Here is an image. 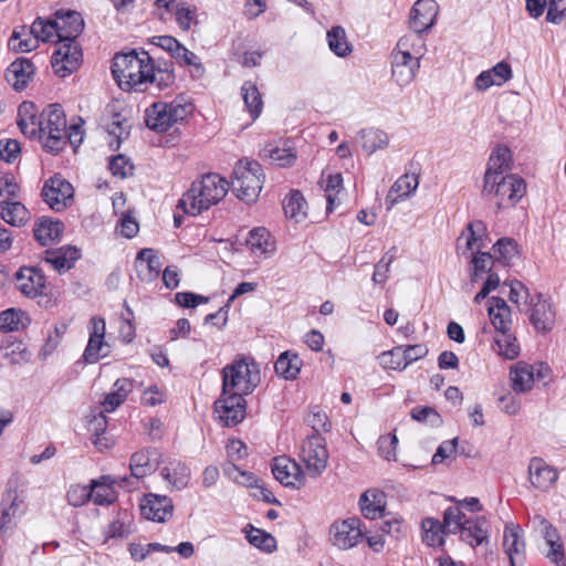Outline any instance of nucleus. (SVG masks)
I'll use <instances>...</instances> for the list:
<instances>
[{
  "label": "nucleus",
  "instance_id": "864d4df0",
  "mask_svg": "<svg viewBox=\"0 0 566 566\" xmlns=\"http://www.w3.org/2000/svg\"><path fill=\"white\" fill-rule=\"evenodd\" d=\"M403 349L401 345L394 347L390 350L384 352L379 356L380 365L384 368H389L394 370H403L406 366L403 365Z\"/></svg>",
  "mask_w": 566,
  "mask_h": 566
},
{
  "label": "nucleus",
  "instance_id": "6e6552de",
  "mask_svg": "<svg viewBox=\"0 0 566 566\" xmlns=\"http://www.w3.org/2000/svg\"><path fill=\"white\" fill-rule=\"evenodd\" d=\"M42 147L46 153L59 154L65 148V128L67 126L64 111L60 104H50L42 109Z\"/></svg>",
  "mask_w": 566,
  "mask_h": 566
},
{
  "label": "nucleus",
  "instance_id": "a19ab883",
  "mask_svg": "<svg viewBox=\"0 0 566 566\" xmlns=\"http://www.w3.org/2000/svg\"><path fill=\"white\" fill-rule=\"evenodd\" d=\"M30 324L28 314L19 308H8L0 313V331L13 332L24 328Z\"/></svg>",
  "mask_w": 566,
  "mask_h": 566
},
{
  "label": "nucleus",
  "instance_id": "f3484780",
  "mask_svg": "<svg viewBox=\"0 0 566 566\" xmlns=\"http://www.w3.org/2000/svg\"><path fill=\"white\" fill-rule=\"evenodd\" d=\"M275 480L286 488L301 489L305 484V475L301 467L286 457H277L272 462Z\"/></svg>",
  "mask_w": 566,
  "mask_h": 566
},
{
  "label": "nucleus",
  "instance_id": "4c0bfd02",
  "mask_svg": "<svg viewBox=\"0 0 566 566\" xmlns=\"http://www.w3.org/2000/svg\"><path fill=\"white\" fill-rule=\"evenodd\" d=\"M421 527L423 531L422 539L429 546H441L444 543L443 535L450 534L447 530L446 523L442 520L427 517L422 521Z\"/></svg>",
  "mask_w": 566,
  "mask_h": 566
},
{
  "label": "nucleus",
  "instance_id": "13d9d810",
  "mask_svg": "<svg viewBox=\"0 0 566 566\" xmlns=\"http://www.w3.org/2000/svg\"><path fill=\"white\" fill-rule=\"evenodd\" d=\"M411 418L418 422H427L431 426L438 427L441 424L442 419L438 411L432 407H415L411 409Z\"/></svg>",
  "mask_w": 566,
  "mask_h": 566
},
{
  "label": "nucleus",
  "instance_id": "3c124183",
  "mask_svg": "<svg viewBox=\"0 0 566 566\" xmlns=\"http://www.w3.org/2000/svg\"><path fill=\"white\" fill-rule=\"evenodd\" d=\"M132 532L130 522L118 514L104 530V543H107L109 539L126 538Z\"/></svg>",
  "mask_w": 566,
  "mask_h": 566
},
{
  "label": "nucleus",
  "instance_id": "c756f323",
  "mask_svg": "<svg viewBox=\"0 0 566 566\" xmlns=\"http://www.w3.org/2000/svg\"><path fill=\"white\" fill-rule=\"evenodd\" d=\"M512 388L516 394H524L532 389L535 381L534 367L524 361H518L510 373Z\"/></svg>",
  "mask_w": 566,
  "mask_h": 566
},
{
  "label": "nucleus",
  "instance_id": "a18cd8bd",
  "mask_svg": "<svg viewBox=\"0 0 566 566\" xmlns=\"http://www.w3.org/2000/svg\"><path fill=\"white\" fill-rule=\"evenodd\" d=\"M306 201L302 192L292 190L283 200V210L286 217L300 221L306 217Z\"/></svg>",
  "mask_w": 566,
  "mask_h": 566
},
{
  "label": "nucleus",
  "instance_id": "58836bf2",
  "mask_svg": "<svg viewBox=\"0 0 566 566\" xmlns=\"http://www.w3.org/2000/svg\"><path fill=\"white\" fill-rule=\"evenodd\" d=\"M495 259L503 265H512L520 256L517 242L512 238H501L493 245Z\"/></svg>",
  "mask_w": 566,
  "mask_h": 566
},
{
  "label": "nucleus",
  "instance_id": "72a5a7b5",
  "mask_svg": "<svg viewBox=\"0 0 566 566\" xmlns=\"http://www.w3.org/2000/svg\"><path fill=\"white\" fill-rule=\"evenodd\" d=\"M133 389V384L127 378L117 379L113 385V391L107 394L102 402L105 412H113L120 406Z\"/></svg>",
  "mask_w": 566,
  "mask_h": 566
},
{
  "label": "nucleus",
  "instance_id": "f03ea898",
  "mask_svg": "<svg viewBox=\"0 0 566 566\" xmlns=\"http://www.w3.org/2000/svg\"><path fill=\"white\" fill-rule=\"evenodd\" d=\"M229 182L218 174H207L191 184L178 201L187 214L197 216L218 203L227 195Z\"/></svg>",
  "mask_w": 566,
  "mask_h": 566
},
{
  "label": "nucleus",
  "instance_id": "b1692460",
  "mask_svg": "<svg viewBox=\"0 0 566 566\" xmlns=\"http://www.w3.org/2000/svg\"><path fill=\"white\" fill-rule=\"evenodd\" d=\"M558 479L557 471L541 458H532L528 464V480L539 490H548Z\"/></svg>",
  "mask_w": 566,
  "mask_h": 566
},
{
  "label": "nucleus",
  "instance_id": "dca6fc26",
  "mask_svg": "<svg viewBox=\"0 0 566 566\" xmlns=\"http://www.w3.org/2000/svg\"><path fill=\"white\" fill-rule=\"evenodd\" d=\"M14 279L17 289L27 297L35 298L44 293L45 275L39 266H21Z\"/></svg>",
  "mask_w": 566,
  "mask_h": 566
},
{
  "label": "nucleus",
  "instance_id": "a211bd4d",
  "mask_svg": "<svg viewBox=\"0 0 566 566\" xmlns=\"http://www.w3.org/2000/svg\"><path fill=\"white\" fill-rule=\"evenodd\" d=\"M174 513L172 500L166 495L146 494L140 502V514L149 521L167 522Z\"/></svg>",
  "mask_w": 566,
  "mask_h": 566
},
{
  "label": "nucleus",
  "instance_id": "e433bc0d",
  "mask_svg": "<svg viewBox=\"0 0 566 566\" xmlns=\"http://www.w3.org/2000/svg\"><path fill=\"white\" fill-rule=\"evenodd\" d=\"M359 506L366 518H377L385 510L384 493L370 490L364 492L359 497Z\"/></svg>",
  "mask_w": 566,
  "mask_h": 566
},
{
  "label": "nucleus",
  "instance_id": "0eeeda50",
  "mask_svg": "<svg viewBox=\"0 0 566 566\" xmlns=\"http://www.w3.org/2000/svg\"><path fill=\"white\" fill-rule=\"evenodd\" d=\"M415 46L412 36L405 35L397 42L396 49L391 53V76L399 86H406L413 81L420 69L421 49L415 50V56L411 49Z\"/></svg>",
  "mask_w": 566,
  "mask_h": 566
},
{
  "label": "nucleus",
  "instance_id": "09e8293b",
  "mask_svg": "<svg viewBox=\"0 0 566 566\" xmlns=\"http://www.w3.org/2000/svg\"><path fill=\"white\" fill-rule=\"evenodd\" d=\"M511 150L505 146H496L490 156L486 170L501 171V175H503L505 170L511 168Z\"/></svg>",
  "mask_w": 566,
  "mask_h": 566
},
{
  "label": "nucleus",
  "instance_id": "4d7b16f0",
  "mask_svg": "<svg viewBox=\"0 0 566 566\" xmlns=\"http://www.w3.org/2000/svg\"><path fill=\"white\" fill-rule=\"evenodd\" d=\"M161 475L166 481H168L178 490L184 489L188 483L187 468L179 462L177 463V467L174 469V473H171L168 468H164L161 471Z\"/></svg>",
  "mask_w": 566,
  "mask_h": 566
},
{
  "label": "nucleus",
  "instance_id": "338daca9",
  "mask_svg": "<svg viewBox=\"0 0 566 566\" xmlns=\"http://www.w3.org/2000/svg\"><path fill=\"white\" fill-rule=\"evenodd\" d=\"M176 303L186 308H195L200 304L208 303L209 298L192 292H178L175 294Z\"/></svg>",
  "mask_w": 566,
  "mask_h": 566
},
{
  "label": "nucleus",
  "instance_id": "423d86ee",
  "mask_svg": "<svg viewBox=\"0 0 566 566\" xmlns=\"http://www.w3.org/2000/svg\"><path fill=\"white\" fill-rule=\"evenodd\" d=\"M264 174L255 160H239L232 172L231 187L235 196L247 202H255L262 190Z\"/></svg>",
  "mask_w": 566,
  "mask_h": 566
},
{
  "label": "nucleus",
  "instance_id": "de8ad7c7",
  "mask_svg": "<svg viewBox=\"0 0 566 566\" xmlns=\"http://www.w3.org/2000/svg\"><path fill=\"white\" fill-rule=\"evenodd\" d=\"M247 244L253 252L266 253L272 248L270 232L263 228H254L249 232Z\"/></svg>",
  "mask_w": 566,
  "mask_h": 566
},
{
  "label": "nucleus",
  "instance_id": "39448f33",
  "mask_svg": "<svg viewBox=\"0 0 566 566\" xmlns=\"http://www.w3.org/2000/svg\"><path fill=\"white\" fill-rule=\"evenodd\" d=\"M222 390L247 396L254 391L261 381L260 367L251 357H240L226 365L222 370Z\"/></svg>",
  "mask_w": 566,
  "mask_h": 566
},
{
  "label": "nucleus",
  "instance_id": "473e14b6",
  "mask_svg": "<svg viewBox=\"0 0 566 566\" xmlns=\"http://www.w3.org/2000/svg\"><path fill=\"white\" fill-rule=\"evenodd\" d=\"M0 216L1 218L13 227L23 226L30 218V213L24 205L20 201H0Z\"/></svg>",
  "mask_w": 566,
  "mask_h": 566
},
{
  "label": "nucleus",
  "instance_id": "4468645a",
  "mask_svg": "<svg viewBox=\"0 0 566 566\" xmlns=\"http://www.w3.org/2000/svg\"><path fill=\"white\" fill-rule=\"evenodd\" d=\"M438 14V3L434 0H418L410 11L409 24L416 35H411L413 42L417 41L419 48H423L421 34L428 31L436 21Z\"/></svg>",
  "mask_w": 566,
  "mask_h": 566
},
{
  "label": "nucleus",
  "instance_id": "9b49d317",
  "mask_svg": "<svg viewBox=\"0 0 566 566\" xmlns=\"http://www.w3.org/2000/svg\"><path fill=\"white\" fill-rule=\"evenodd\" d=\"M41 196L43 201L54 211H63L73 199L74 188L60 174L44 181Z\"/></svg>",
  "mask_w": 566,
  "mask_h": 566
},
{
  "label": "nucleus",
  "instance_id": "8fccbe9b",
  "mask_svg": "<svg viewBox=\"0 0 566 566\" xmlns=\"http://www.w3.org/2000/svg\"><path fill=\"white\" fill-rule=\"evenodd\" d=\"M495 345L497 353L506 359H514L520 354V346L517 339L510 332L500 333V336L495 338Z\"/></svg>",
  "mask_w": 566,
  "mask_h": 566
},
{
  "label": "nucleus",
  "instance_id": "c03bdc74",
  "mask_svg": "<svg viewBox=\"0 0 566 566\" xmlns=\"http://www.w3.org/2000/svg\"><path fill=\"white\" fill-rule=\"evenodd\" d=\"M241 94L248 112L252 119L255 120L263 108V101L259 88L253 82L247 81L241 86Z\"/></svg>",
  "mask_w": 566,
  "mask_h": 566
},
{
  "label": "nucleus",
  "instance_id": "412c9836",
  "mask_svg": "<svg viewBox=\"0 0 566 566\" xmlns=\"http://www.w3.org/2000/svg\"><path fill=\"white\" fill-rule=\"evenodd\" d=\"M81 258V250L74 245H63L56 249L44 251L42 261L50 264L59 273L71 270Z\"/></svg>",
  "mask_w": 566,
  "mask_h": 566
},
{
  "label": "nucleus",
  "instance_id": "5701e85b",
  "mask_svg": "<svg viewBox=\"0 0 566 566\" xmlns=\"http://www.w3.org/2000/svg\"><path fill=\"white\" fill-rule=\"evenodd\" d=\"M160 463V453L155 448L135 452L130 458L129 469L132 475L142 479L154 473Z\"/></svg>",
  "mask_w": 566,
  "mask_h": 566
},
{
  "label": "nucleus",
  "instance_id": "aec40b11",
  "mask_svg": "<svg viewBox=\"0 0 566 566\" xmlns=\"http://www.w3.org/2000/svg\"><path fill=\"white\" fill-rule=\"evenodd\" d=\"M537 301L534 303L533 298L530 300L532 305L530 321L534 328L543 334L551 332L555 325V312L553 304L543 298V295L538 293L536 295Z\"/></svg>",
  "mask_w": 566,
  "mask_h": 566
},
{
  "label": "nucleus",
  "instance_id": "2eb2a0df",
  "mask_svg": "<svg viewBox=\"0 0 566 566\" xmlns=\"http://www.w3.org/2000/svg\"><path fill=\"white\" fill-rule=\"evenodd\" d=\"M361 521L358 517H348L334 522L329 527V541L339 549H349L363 538Z\"/></svg>",
  "mask_w": 566,
  "mask_h": 566
},
{
  "label": "nucleus",
  "instance_id": "ddd939ff",
  "mask_svg": "<svg viewBox=\"0 0 566 566\" xmlns=\"http://www.w3.org/2000/svg\"><path fill=\"white\" fill-rule=\"evenodd\" d=\"M247 401L243 396L221 390L214 401V413L224 427H234L245 418Z\"/></svg>",
  "mask_w": 566,
  "mask_h": 566
},
{
  "label": "nucleus",
  "instance_id": "f257e3e1",
  "mask_svg": "<svg viewBox=\"0 0 566 566\" xmlns=\"http://www.w3.org/2000/svg\"><path fill=\"white\" fill-rule=\"evenodd\" d=\"M55 17L60 33L51 65L56 75L66 77L75 72L82 62L83 54L76 38L83 32L85 24L81 13L76 11H57Z\"/></svg>",
  "mask_w": 566,
  "mask_h": 566
},
{
  "label": "nucleus",
  "instance_id": "e2e57ef3",
  "mask_svg": "<svg viewBox=\"0 0 566 566\" xmlns=\"http://www.w3.org/2000/svg\"><path fill=\"white\" fill-rule=\"evenodd\" d=\"M133 165L129 159L124 155H116L112 157L109 161V170L114 176L119 178H126L127 176L133 174Z\"/></svg>",
  "mask_w": 566,
  "mask_h": 566
},
{
  "label": "nucleus",
  "instance_id": "9d476101",
  "mask_svg": "<svg viewBox=\"0 0 566 566\" xmlns=\"http://www.w3.org/2000/svg\"><path fill=\"white\" fill-rule=\"evenodd\" d=\"M192 109V104L178 99L171 103H154L146 111L145 123L151 130L166 132L174 124L184 120Z\"/></svg>",
  "mask_w": 566,
  "mask_h": 566
},
{
  "label": "nucleus",
  "instance_id": "052dcab7",
  "mask_svg": "<svg viewBox=\"0 0 566 566\" xmlns=\"http://www.w3.org/2000/svg\"><path fill=\"white\" fill-rule=\"evenodd\" d=\"M175 15L180 29L188 31L191 27V23L195 21L196 10L186 6L185 2H180L176 4Z\"/></svg>",
  "mask_w": 566,
  "mask_h": 566
},
{
  "label": "nucleus",
  "instance_id": "bb28decb",
  "mask_svg": "<svg viewBox=\"0 0 566 566\" xmlns=\"http://www.w3.org/2000/svg\"><path fill=\"white\" fill-rule=\"evenodd\" d=\"M161 263L155 250L142 249L136 256V269L142 281L151 282L160 273Z\"/></svg>",
  "mask_w": 566,
  "mask_h": 566
},
{
  "label": "nucleus",
  "instance_id": "c9c22d12",
  "mask_svg": "<svg viewBox=\"0 0 566 566\" xmlns=\"http://www.w3.org/2000/svg\"><path fill=\"white\" fill-rule=\"evenodd\" d=\"M108 476H101L99 479L91 480L90 492L92 494L91 501L96 505H109L116 500V492L108 483Z\"/></svg>",
  "mask_w": 566,
  "mask_h": 566
},
{
  "label": "nucleus",
  "instance_id": "6ab92c4d",
  "mask_svg": "<svg viewBox=\"0 0 566 566\" xmlns=\"http://www.w3.org/2000/svg\"><path fill=\"white\" fill-rule=\"evenodd\" d=\"M105 321L102 317L94 316L90 321V338L83 353V360L86 364H95L106 354H102L105 346Z\"/></svg>",
  "mask_w": 566,
  "mask_h": 566
},
{
  "label": "nucleus",
  "instance_id": "6e6d98bb",
  "mask_svg": "<svg viewBox=\"0 0 566 566\" xmlns=\"http://www.w3.org/2000/svg\"><path fill=\"white\" fill-rule=\"evenodd\" d=\"M92 494L88 485L72 484L66 492V500L71 506L81 507L91 501Z\"/></svg>",
  "mask_w": 566,
  "mask_h": 566
},
{
  "label": "nucleus",
  "instance_id": "603ef678",
  "mask_svg": "<svg viewBox=\"0 0 566 566\" xmlns=\"http://www.w3.org/2000/svg\"><path fill=\"white\" fill-rule=\"evenodd\" d=\"M129 128L128 120L118 113L113 114L106 124L107 133L116 138L117 148L129 136Z\"/></svg>",
  "mask_w": 566,
  "mask_h": 566
},
{
  "label": "nucleus",
  "instance_id": "bf43d9fd",
  "mask_svg": "<svg viewBox=\"0 0 566 566\" xmlns=\"http://www.w3.org/2000/svg\"><path fill=\"white\" fill-rule=\"evenodd\" d=\"M491 259L492 254L489 252L478 251L473 258V272L471 273V280L475 282L481 273H491Z\"/></svg>",
  "mask_w": 566,
  "mask_h": 566
},
{
  "label": "nucleus",
  "instance_id": "680f3d73",
  "mask_svg": "<svg viewBox=\"0 0 566 566\" xmlns=\"http://www.w3.org/2000/svg\"><path fill=\"white\" fill-rule=\"evenodd\" d=\"M395 259V253L387 252L375 265L373 273V282L375 284H384L388 279L389 268Z\"/></svg>",
  "mask_w": 566,
  "mask_h": 566
},
{
  "label": "nucleus",
  "instance_id": "49530a36",
  "mask_svg": "<svg viewBox=\"0 0 566 566\" xmlns=\"http://www.w3.org/2000/svg\"><path fill=\"white\" fill-rule=\"evenodd\" d=\"M327 43L331 51L337 56H346L352 51L345 30L339 25L333 27L327 32Z\"/></svg>",
  "mask_w": 566,
  "mask_h": 566
},
{
  "label": "nucleus",
  "instance_id": "a878e982",
  "mask_svg": "<svg viewBox=\"0 0 566 566\" xmlns=\"http://www.w3.org/2000/svg\"><path fill=\"white\" fill-rule=\"evenodd\" d=\"M488 313L490 321L499 333L511 331L512 312L504 298L492 296L489 298Z\"/></svg>",
  "mask_w": 566,
  "mask_h": 566
},
{
  "label": "nucleus",
  "instance_id": "f704fd0d",
  "mask_svg": "<svg viewBox=\"0 0 566 566\" xmlns=\"http://www.w3.org/2000/svg\"><path fill=\"white\" fill-rule=\"evenodd\" d=\"M175 73L171 62H164L163 65L155 67L151 62V71H149L145 85H155L158 91L166 90L175 83Z\"/></svg>",
  "mask_w": 566,
  "mask_h": 566
},
{
  "label": "nucleus",
  "instance_id": "37998d69",
  "mask_svg": "<svg viewBox=\"0 0 566 566\" xmlns=\"http://www.w3.org/2000/svg\"><path fill=\"white\" fill-rule=\"evenodd\" d=\"M29 33L43 42H54L59 40V24L56 18L54 20H43L36 18L29 29Z\"/></svg>",
  "mask_w": 566,
  "mask_h": 566
},
{
  "label": "nucleus",
  "instance_id": "69168bd1",
  "mask_svg": "<svg viewBox=\"0 0 566 566\" xmlns=\"http://www.w3.org/2000/svg\"><path fill=\"white\" fill-rule=\"evenodd\" d=\"M84 120L80 117L78 123H74L66 126L65 128V146L70 144L74 150H76L84 139V130H83Z\"/></svg>",
  "mask_w": 566,
  "mask_h": 566
},
{
  "label": "nucleus",
  "instance_id": "79ce46f5",
  "mask_svg": "<svg viewBox=\"0 0 566 566\" xmlns=\"http://www.w3.org/2000/svg\"><path fill=\"white\" fill-rule=\"evenodd\" d=\"M243 531L245 533V537H247L248 542L252 546H254L265 553H272L276 549V539L270 533H266L263 530L256 528V527L252 526L251 524L247 525Z\"/></svg>",
  "mask_w": 566,
  "mask_h": 566
},
{
  "label": "nucleus",
  "instance_id": "cd10ccee",
  "mask_svg": "<svg viewBox=\"0 0 566 566\" xmlns=\"http://www.w3.org/2000/svg\"><path fill=\"white\" fill-rule=\"evenodd\" d=\"M522 528L517 525H506L503 536V546L510 557L511 566L516 562H523L525 554V543L522 539Z\"/></svg>",
  "mask_w": 566,
  "mask_h": 566
},
{
  "label": "nucleus",
  "instance_id": "7ed1b4c3",
  "mask_svg": "<svg viewBox=\"0 0 566 566\" xmlns=\"http://www.w3.org/2000/svg\"><path fill=\"white\" fill-rule=\"evenodd\" d=\"M143 56L132 50L128 53H117L113 57L112 74L114 80L123 90H134L143 92L147 87L145 81L149 71H151V57L145 51Z\"/></svg>",
  "mask_w": 566,
  "mask_h": 566
},
{
  "label": "nucleus",
  "instance_id": "ea45409f",
  "mask_svg": "<svg viewBox=\"0 0 566 566\" xmlns=\"http://www.w3.org/2000/svg\"><path fill=\"white\" fill-rule=\"evenodd\" d=\"M358 138L367 155H371L376 150L387 147L389 142L388 135L376 128L361 129L358 133Z\"/></svg>",
  "mask_w": 566,
  "mask_h": 566
},
{
  "label": "nucleus",
  "instance_id": "2f4dec72",
  "mask_svg": "<svg viewBox=\"0 0 566 566\" xmlns=\"http://www.w3.org/2000/svg\"><path fill=\"white\" fill-rule=\"evenodd\" d=\"M301 367L302 360L296 353L291 350L282 353L274 364L276 375L283 377L285 380L296 379Z\"/></svg>",
  "mask_w": 566,
  "mask_h": 566
},
{
  "label": "nucleus",
  "instance_id": "7c9ffc66",
  "mask_svg": "<svg viewBox=\"0 0 566 566\" xmlns=\"http://www.w3.org/2000/svg\"><path fill=\"white\" fill-rule=\"evenodd\" d=\"M0 350H4V356L9 358L12 364L29 361L32 356L25 344L13 335H6L1 339Z\"/></svg>",
  "mask_w": 566,
  "mask_h": 566
},
{
  "label": "nucleus",
  "instance_id": "1a4fd4ad",
  "mask_svg": "<svg viewBox=\"0 0 566 566\" xmlns=\"http://www.w3.org/2000/svg\"><path fill=\"white\" fill-rule=\"evenodd\" d=\"M483 192L494 193L499 197V207L502 206L504 200H507L511 206H515L525 195L526 184L517 175L503 176L501 171L486 170L484 174Z\"/></svg>",
  "mask_w": 566,
  "mask_h": 566
},
{
  "label": "nucleus",
  "instance_id": "c85d7f7f",
  "mask_svg": "<svg viewBox=\"0 0 566 566\" xmlns=\"http://www.w3.org/2000/svg\"><path fill=\"white\" fill-rule=\"evenodd\" d=\"M64 230L63 222L42 217L33 228L34 239L43 247L50 242L59 241Z\"/></svg>",
  "mask_w": 566,
  "mask_h": 566
},
{
  "label": "nucleus",
  "instance_id": "5fc2aeb1",
  "mask_svg": "<svg viewBox=\"0 0 566 566\" xmlns=\"http://www.w3.org/2000/svg\"><path fill=\"white\" fill-rule=\"evenodd\" d=\"M42 112L34 114L30 119H17L21 133L32 139L42 138Z\"/></svg>",
  "mask_w": 566,
  "mask_h": 566
},
{
  "label": "nucleus",
  "instance_id": "0e129e2a",
  "mask_svg": "<svg viewBox=\"0 0 566 566\" xmlns=\"http://www.w3.org/2000/svg\"><path fill=\"white\" fill-rule=\"evenodd\" d=\"M305 421L315 431L314 434H319L321 431L327 432L331 429V422L326 413L321 410L313 409Z\"/></svg>",
  "mask_w": 566,
  "mask_h": 566
},
{
  "label": "nucleus",
  "instance_id": "774afa93",
  "mask_svg": "<svg viewBox=\"0 0 566 566\" xmlns=\"http://www.w3.org/2000/svg\"><path fill=\"white\" fill-rule=\"evenodd\" d=\"M566 17V0H549L546 20L559 24Z\"/></svg>",
  "mask_w": 566,
  "mask_h": 566
},
{
  "label": "nucleus",
  "instance_id": "393cba45",
  "mask_svg": "<svg viewBox=\"0 0 566 566\" xmlns=\"http://www.w3.org/2000/svg\"><path fill=\"white\" fill-rule=\"evenodd\" d=\"M419 185V175L415 171L406 172L391 186L386 197L387 209H391L399 200L413 195Z\"/></svg>",
  "mask_w": 566,
  "mask_h": 566
},
{
  "label": "nucleus",
  "instance_id": "20e7f679",
  "mask_svg": "<svg viewBox=\"0 0 566 566\" xmlns=\"http://www.w3.org/2000/svg\"><path fill=\"white\" fill-rule=\"evenodd\" d=\"M443 521L450 534H459L471 547L489 543L490 524L484 516L467 517L460 506H449L443 512Z\"/></svg>",
  "mask_w": 566,
  "mask_h": 566
},
{
  "label": "nucleus",
  "instance_id": "4be33fe9",
  "mask_svg": "<svg viewBox=\"0 0 566 566\" xmlns=\"http://www.w3.org/2000/svg\"><path fill=\"white\" fill-rule=\"evenodd\" d=\"M34 72L35 67L31 60L27 57H18L7 67L4 77L14 91L21 92L28 86L34 75Z\"/></svg>",
  "mask_w": 566,
  "mask_h": 566
},
{
  "label": "nucleus",
  "instance_id": "f8f14e48",
  "mask_svg": "<svg viewBox=\"0 0 566 566\" xmlns=\"http://www.w3.org/2000/svg\"><path fill=\"white\" fill-rule=\"evenodd\" d=\"M301 458L312 478H318L327 467L328 452L325 439L321 434H312L302 446Z\"/></svg>",
  "mask_w": 566,
  "mask_h": 566
}]
</instances>
